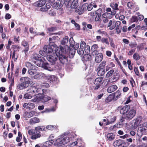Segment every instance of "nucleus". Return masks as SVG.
I'll return each instance as SVG.
<instances>
[{
  "label": "nucleus",
  "mask_w": 147,
  "mask_h": 147,
  "mask_svg": "<svg viewBox=\"0 0 147 147\" xmlns=\"http://www.w3.org/2000/svg\"><path fill=\"white\" fill-rule=\"evenodd\" d=\"M103 78L102 77L98 78L95 80L94 82V84L95 85L99 84L101 85L102 84V80Z\"/></svg>",
  "instance_id": "26"
},
{
  "label": "nucleus",
  "mask_w": 147,
  "mask_h": 147,
  "mask_svg": "<svg viewBox=\"0 0 147 147\" xmlns=\"http://www.w3.org/2000/svg\"><path fill=\"white\" fill-rule=\"evenodd\" d=\"M88 3H86L84 4L82 6H80L79 9H77L76 10V12H78L80 15L82 14L84 11L87 9Z\"/></svg>",
  "instance_id": "11"
},
{
  "label": "nucleus",
  "mask_w": 147,
  "mask_h": 147,
  "mask_svg": "<svg viewBox=\"0 0 147 147\" xmlns=\"http://www.w3.org/2000/svg\"><path fill=\"white\" fill-rule=\"evenodd\" d=\"M119 144L120 140H116L113 143V144L114 146H115V145L116 146H118V147H121V146H122V145L121 144L119 145Z\"/></svg>",
  "instance_id": "54"
},
{
  "label": "nucleus",
  "mask_w": 147,
  "mask_h": 147,
  "mask_svg": "<svg viewBox=\"0 0 147 147\" xmlns=\"http://www.w3.org/2000/svg\"><path fill=\"white\" fill-rule=\"evenodd\" d=\"M33 58L36 61L34 62L38 66L42 67L44 69L50 71L54 70L55 69H60L59 66H56L55 68L51 66L50 64L47 63L43 62L45 59L44 57L38 54H35L33 55Z\"/></svg>",
  "instance_id": "1"
},
{
  "label": "nucleus",
  "mask_w": 147,
  "mask_h": 147,
  "mask_svg": "<svg viewBox=\"0 0 147 147\" xmlns=\"http://www.w3.org/2000/svg\"><path fill=\"white\" fill-rule=\"evenodd\" d=\"M116 117H113L110 119H108V123H109V124H110L114 123L116 120Z\"/></svg>",
  "instance_id": "46"
},
{
  "label": "nucleus",
  "mask_w": 147,
  "mask_h": 147,
  "mask_svg": "<svg viewBox=\"0 0 147 147\" xmlns=\"http://www.w3.org/2000/svg\"><path fill=\"white\" fill-rule=\"evenodd\" d=\"M84 49L80 48L78 50V53L80 55H83L84 53Z\"/></svg>",
  "instance_id": "56"
},
{
  "label": "nucleus",
  "mask_w": 147,
  "mask_h": 147,
  "mask_svg": "<svg viewBox=\"0 0 147 147\" xmlns=\"http://www.w3.org/2000/svg\"><path fill=\"white\" fill-rule=\"evenodd\" d=\"M43 49L46 53H50L53 52L52 48L51 47L50 45H45L43 47Z\"/></svg>",
  "instance_id": "18"
},
{
  "label": "nucleus",
  "mask_w": 147,
  "mask_h": 147,
  "mask_svg": "<svg viewBox=\"0 0 147 147\" xmlns=\"http://www.w3.org/2000/svg\"><path fill=\"white\" fill-rule=\"evenodd\" d=\"M59 50H55V53H53L50 55H47L46 59L52 65L55 64L57 60L58 56Z\"/></svg>",
  "instance_id": "2"
},
{
  "label": "nucleus",
  "mask_w": 147,
  "mask_h": 147,
  "mask_svg": "<svg viewBox=\"0 0 147 147\" xmlns=\"http://www.w3.org/2000/svg\"><path fill=\"white\" fill-rule=\"evenodd\" d=\"M97 70H98V75L99 76H102L105 74V70L104 69H101L97 68Z\"/></svg>",
  "instance_id": "31"
},
{
  "label": "nucleus",
  "mask_w": 147,
  "mask_h": 147,
  "mask_svg": "<svg viewBox=\"0 0 147 147\" xmlns=\"http://www.w3.org/2000/svg\"><path fill=\"white\" fill-rule=\"evenodd\" d=\"M115 30L117 33H119L121 32L122 27L121 26V22L119 21H117L115 22Z\"/></svg>",
  "instance_id": "16"
},
{
  "label": "nucleus",
  "mask_w": 147,
  "mask_h": 147,
  "mask_svg": "<svg viewBox=\"0 0 147 147\" xmlns=\"http://www.w3.org/2000/svg\"><path fill=\"white\" fill-rule=\"evenodd\" d=\"M66 3H68V5H70L72 8H76L78 6V0H66Z\"/></svg>",
  "instance_id": "12"
},
{
  "label": "nucleus",
  "mask_w": 147,
  "mask_h": 147,
  "mask_svg": "<svg viewBox=\"0 0 147 147\" xmlns=\"http://www.w3.org/2000/svg\"><path fill=\"white\" fill-rule=\"evenodd\" d=\"M137 44L136 42H131L129 45V46L131 48L137 47Z\"/></svg>",
  "instance_id": "55"
},
{
  "label": "nucleus",
  "mask_w": 147,
  "mask_h": 147,
  "mask_svg": "<svg viewBox=\"0 0 147 147\" xmlns=\"http://www.w3.org/2000/svg\"><path fill=\"white\" fill-rule=\"evenodd\" d=\"M136 47L137 48V51H139L140 50H142L143 49V45L140 44L139 45L137 46Z\"/></svg>",
  "instance_id": "64"
},
{
  "label": "nucleus",
  "mask_w": 147,
  "mask_h": 147,
  "mask_svg": "<svg viewBox=\"0 0 147 147\" xmlns=\"http://www.w3.org/2000/svg\"><path fill=\"white\" fill-rule=\"evenodd\" d=\"M127 6L130 9H132L134 7V3L131 2H129L127 3Z\"/></svg>",
  "instance_id": "59"
},
{
  "label": "nucleus",
  "mask_w": 147,
  "mask_h": 147,
  "mask_svg": "<svg viewBox=\"0 0 147 147\" xmlns=\"http://www.w3.org/2000/svg\"><path fill=\"white\" fill-rule=\"evenodd\" d=\"M72 40L74 42L73 40V38H71L69 40V43L70 44V47H72L73 49H74L75 50H77L79 47V43H76V44L74 45L73 44L71 43V41Z\"/></svg>",
  "instance_id": "23"
},
{
  "label": "nucleus",
  "mask_w": 147,
  "mask_h": 147,
  "mask_svg": "<svg viewBox=\"0 0 147 147\" xmlns=\"http://www.w3.org/2000/svg\"><path fill=\"white\" fill-rule=\"evenodd\" d=\"M55 111V109L54 107H53L50 109H45L44 111L42 112V113H48L51 111Z\"/></svg>",
  "instance_id": "43"
},
{
  "label": "nucleus",
  "mask_w": 147,
  "mask_h": 147,
  "mask_svg": "<svg viewBox=\"0 0 147 147\" xmlns=\"http://www.w3.org/2000/svg\"><path fill=\"white\" fill-rule=\"evenodd\" d=\"M45 127L43 126H38L35 127V130L37 132L39 131H45Z\"/></svg>",
  "instance_id": "39"
},
{
  "label": "nucleus",
  "mask_w": 147,
  "mask_h": 147,
  "mask_svg": "<svg viewBox=\"0 0 147 147\" xmlns=\"http://www.w3.org/2000/svg\"><path fill=\"white\" fill-rule=\"evenodd\" d=\"M21 80H24V82L22 83L25 86V88L28 87L29 85V84L31 83L30 79L28 77H23L21 78Z\"/></svg>",
  "instance_id": "14"
},
{
  "label": "nucleus",
  "mask_w": 147,
  "mask_h": 147,
  "mask_svg": "<svg viewBox=\"0 0 147 147\" xmlns=\"http://www.w3.org/2000/svg\"><path fill=\"white\" fill-rule=\"evenodd\" d=\"M54 143V141L53 140L46 141L45 143V146L46 147H49L52 146Z\"/></svg>",
  "instance_id": "37"
},
{
  "label": "nucleus",
  "mask_w": 147,
  "mask_h": 147,
  "mask_svg": "<svg viewBox=\"0 0 147 147\" xmlns=\"http://www.w3.org/2000/svg\"><path fill=\"white\" fill-rule=\"evenodd\" d=\"M37 90L34 87H31L29 90H27V92L29 93H26L24 95V98H25L30 99L32 97L31 94L32 93H34L37 91Z\"/></svg>",
  "instance_id": "9"
},
{
  "label": "nucleus",
  "mask_w": 147,
  "mask_h": 147,
  "mask_svg": "<svg viewBox=\"0 0 147 147\" xmlns=\"http://www.w3.org/2000/svg\"><path fill=\"white\" fill-rule=\"evenodd\" d=\"M41 76V74L38 72H36L34 76V78L35 79H40V77Z\"/></svg>",
  "instance_id": "58"
},
{
  "label": "nucleus",
  "mask_w": 147,
  "mask_h": 147,
  "mask_svg": "<svg viewBox=\"0 0 147 147\" xmlns=\"http://www.w3.org/2000/svg\"><path fill=\"white\" fill-rule=\"evenodd\" d=\"M76 51L73 49H70L69 53V56L70 58H73L74 56Z\"/></svg>",
  "instance_id": "40"
},
{
  "label": "nucleus",
  "mask_w": 147,
  "mask_h": 147,
  "mask_svg": "<svg viewBox=\"0 0 147 147\" xmlns=\"http://www.w3.org/2000/svg\"><path fill=\"white\" fill-rule=\"evenodd\" d=\"M121 92L119 90L117 91L115 93L114 96V100H116L118 98H120L121 96Z\"/></svg>",
  "instance_id": "33"
},
{
  "label": "nucleus",
  "mask_w": 147,
  "mask_h": 147,
  "mask_svg": "<svg viewBox=\"0 0 147 147\" xmlns=\"http://www.w3.org/2000/svg\"><path fill=\"white\" fill-rule=\"evenodd\" d=\"M84 48V51L86 53H88L90 52V49L89 45H87Z\"/></svg>",
  "instance_id": "57"
},
{
  "label": "nucleus",
  "mask_w": 147,
  "mask_h": 147,
  "mask_svg": "<svg viewBox=\"0 0 147 147\" xmlns=\"http://www.w3.org/2000/svg\"><path fill=\"white\" fill-rule=\"evenodd\" d=\"M17 88L20 90H22L24 88H25V86L22 83L21 84L18 85L17 86Z\"/></svg>",
  "instance_id": "60"
},
{
  "label": "nucleus",
  "mask_w": 147,
  "mask_h": 147,
  "mask_svg": "<svg viewBox=\"0 0 147 147\" xmlns=\"http://www.w3.org/2000/svg\"><path fill=\"white\" fill-rule=\"evenodd\" d=\"M114 72V70L113 69H112L111 70L107 73L106 75V77L107 78L110 77L112 75Z\"/></svg>",
  "instance_id": "45"
},
{
  "label": "nucleus",
  "mask_w": 147,
  "mask_h": 147,
  "mask_svg": "<svg viewBox=\"0 0 147 147\" xmlns=\"http://www.w3.org/2000/svg\"><path fill=\"white\" fill-rule=\"evenodd\" d=\"M46 78L49 82L50 81L51 82H53L57 80L56 78L53 75H49L47 76Z\"/></svg>",
  "instance_id": "28"
},
{
  "label": "nucleus",
  "mask_w": 147,
  "mask_h": 147,
  "mask_svg": "<svg viewBox=\"0 0 147 147\" xmlns=\"http://www.w3.org/2000/svg\"><path fill=\"white\" fill-rule=\"evenodd\" d=\"M63 48L62 47H61L59 49L58 57L60 61L62 64H66L68 61L67 57L62 54Z\"/></svg>",
  "instance_id": "3"
},
{
  "label": "nucleus",
  "mask_w": 147,
  "mask_h": 147,
  "mask_svg": "<svg viewBox=\"0 0 147 147\" xmlns=\"http://www.w3.org/2000/svg\"><path fill=\"white\" fill-rule=\"evenodd\" d=\"M129 21L131 23L134 22H136L137 23L138 21V19L136 16H133L130 18Z\"/></svg>",
  "instance_id": "44"
},
{
  "label": "nucleus",
  "mask_w": 147,
  "mask_h": 147,
  "mask_svg": "<svg viewBox=\"0 0 147 147\" xmlns=\"http://www.w3.org/2000/svg\"><path fill=\"white\" fill-rule=\"evenodd\" d=\"M45 0H40L34 3V5L35 6L40 7L44 5L46 3Z\"/></svg>",
  "instance_id": "19"
},
{
  "label": "nucleus",
  "mask_w": 147,
  "mask_h": 147,
  "mask_svg": "<svg viewBox=\"0 0 147 147\" xmlns=\"http://www.w3.org/2000/svg\"><path fill=\"white\" fill-rule=\"evenodd\" d=\"M114 97L113 95L110 94L105 99V102L106 103H108L111 101L113 100H114Z\"/></svg>",
  "instance_id": "30"
},
{
  "label": "nucleus",
  "mask_w": 147,
  "mask_h": 147,
  "mask_svg": "<svg viewBox=\"0 0 147 147\" xmlns=\"http://www.w3.org/2000/svg\"><path fill=\"white\" fill-rule=\"evenodd\" d=\"M96 32L98 34H100L102 35L107 34V33L105 31H102L101 30H98Z\"/></svg>",
  "instance_id": "52"
},
{
  "label": "nucleus",
  "mask_w": 147,
  "mask_h": 147,
  "mask_svg": "<svg viewBox=\"0 0 147 147\" xmlns=\"http://www.w3.org/2000/svg\"><path fill=\"white\" fill-rule=\"evenodd\" d=\"M115 14V13L114 11H113V12H111V13L105 12L102 14V16L103 18H112V15H114Z\"/></svg>",
  "instance_id": "21"
},
{
  "label": "nucleus",
  "mask_w": 147,
  "mask_h": 147,
  "mask_svg": "<svg viewBox=\"0 0 147 147\" xmlns=\"http://www.w3.org/2000/svg\"><path fill=\"white\" fill-rule=\"evenodd\" d=\"M22 44L25 48L24 51L25 55H26L27 52L29 50L28 44L26 41H23L22 42Z\"/></svg>",
  "instance_id": "22"
},
{
  "label": "nucleus",
  "mask_w": 147,
  "mask_h": 147,
  "mask_svg": "<svg viewBox=\"0 0 147 147\" xmlns=\"http://www.w3.org/2000/svg\"><path fill=\"white\" fill-rule=\"evenodd\" d=\"M130 109V106L126 105L122 107H118L117 109L118 111H120V112L121 114L124 115L125 114H126V113Z\"/></svg>",
  "instance_id": "10"
},
{
  "label": "nucleus",
  "mask_w": 147,
  "mask_h": 147,
  "mask_svg": "<svg viewBox=\"0 0 147 147\" xmlns=\"http://www.w3.org/2000/svg\"><path fill=\"white\" fill-rule=\"evenodd\" d=\"M103 57L102 54L101 53L98 54L95 58V61L96 63H100L102 60Z\"/></svg>",
  "instance_id": "17"
},
{
  "label": "nucleus",
  "mask_w": 147,
  "mask_h": 147,
  "mask_svg": "<svg viewBox=\"0 0 147 147\" xmlns=\"http://www.w3.org/2000/svg\"><path fill=\"white\" fill-rule=\"evenodd\" d=\"M56 127L55 126H53L51 125H49L46 126L45 128V130L46 129H53Z\"/></svg>",
  "instance_id": "61"
},
{
  "label": "nucleus",
  "mask_w": 147,
  "mask_h": 147,
  "mask_svg": "<svg viewBox=\"0 0 147 147\" xmlns=\"http://www.w3.org/2000/svg\"><path fill=\"white\" fill-rule=\"evenodd\" d=\"M22 139V134L20 131L18 132V136L17 137L16 140L17 142H19L21 141V139Z\"/></svg>",
  "instance_id": "48"
},
{
  "label": "nucleus",
  "mask_w": 147,
  "mask_h": 147,
  "mask_svg": "<svg viewBox=\"0 0 147 147\" xmlns=\"http://www.w3.org/2000/svg\"><path fill=\"white\" fill-rule=\"evenodd\" d=\"M25 65L26 67L29 69H37L38 67L31 63L28 62H26L25 63Z\"/></svg>",
  "instance_id": "24"
},
{
  "label": "nucleus",
  "mask_w": 147,
  "mask_h": 147,
  "mask_svg": "<svg viewBox=\"0 0 147 147\" xmlns=\"http://www.w3.org/2000/svg\"><path fill=\"white\" fill-rule=\"evenodd\" d=\"M102 11V9L99 8L95 11L96 16L94 20L95 22L99 21L100 19H101V15Z\"/></svg>",
  "instance_id": "13"
},
{
  "label": "nucleus",
  "mask_w": 147,
  "mask_h": 147,
  "mask_svg": "<svg viewBox=\"0 0 147 147\" xmlns=\"http://www.w3.org/2000/svg\"><path fill=\"white\" fill-rule=\"evenodd\" d=\"M107 137L109 140L111 141L113 140L115 138V135L112 133L108 134Z\"/></svg>",
  "instance_id": "34"
},
{
  "label": "nucleus",
  "mask_w": 147,
  "mask_h": 147,
  "mask_svg": "<svg viewBox=\"0 0 147 147\" xmlns=\"http://www.w3.org/2000/svg\"><path fill=\"white\" fill-rule=\"evenodd\" d=\"M91 59V55L88 54H85L82 58V61H87L90 60Z\"/></svg>",
  "instance_id": "32"
},
{
  "label": "nucleus",
  "mask_w": 147,
  "mask_h": 147,
  "mask_svg": "<svg viewBox=\"0 0 147 147\" xmlns=\"http://www.w3.org/2000/svg\"><path fill=\"white\" fill-rule=\"evenodd\" d=\"M142 121V119L141 118L138 117L135 120L134 127V128L137 127L140 123Z\"/></svg>",
  "instance_id": "29"
},
{
  "label": "nucleus",
  "mask_w": 147,
  "mask_h": 147,
  "mask_svg": "<svg viewBox=\"0 0 147 147\" xmlns=\"http://www.w3.org/2000/svg\"><path fill=\"white\" fill-rule=\"evenodd\" d=\"M93 2H92L89 5H88V4L87 9L88 11H90L92 10L93 8Z\"/></svg>",
  "instance_id": "53"
},
{
  "label": "nucleus",
  "mask_w": 147,
  "mask_h": 147,
  "mask_svg": "<svg viewBox=\"0 0 147 147\" xmlns=\"http://www.w3.org/2000/svg\"><path fill=\"white\" fill-rule=\"evenodd\" d=\"M62 6V4H61V3L59 5V3L57 2H56L54 3L52 6V7L55 9H57L58 7V9H60Z\"/></svg>",
  "instance_id": "35"
},
{
  "label": "nucleus",
  "mask_w": 147,
  "mask_h": 147,
  "mask_svg": "<svg viewBox=\"0 0 147 147\" xmlns=\"http://www.w3.org/2000/svg\"><path fill=\"white\" fill-rule=\"evenodd\" d=\"M111 6L114 10H118V5L116 3H113L111 5Z\"/></svg>",
  "instance_id": "47"
},
{
  "label": "nucleus",
  "mask_w": 147,
  "mask_h": 147,
  "mask_svg": "<svg viewBox=\"0 0 147 147\" xmlns=\"http://www.w3.org/2000/svg\"><path fill=\"white\" fill-rule=\"evenodd\" d=\"M109 41L108 38L102 37L101 42L102 43H105L107 45H109L110 43L111 46L113 49H115V45L113 39L110 37H109Z\"/></svg>",
  "instance_id": "8"
},
{
  "label": "nucleus",
  "mask_w": 147,
  "mask_h": 147,
  "mask_svg": "<svg viewBox=\"0 0 147 147\" xmlns=\"http://www.w3.org/2000/svg\"><path fill=\"white\" fill-rule=\"evenodd\" d=\"M136 110L135 108H133L129 111H128L126 114L125 115V118L129 120L132 119L135 115Z\"/></svg>",
  "instance_id": "6"
},
{
  "label": "nucleus",
  "mask_w": 147,
  "mask_h": 147,
  "mask_svg": "<svg viewBox=\"0 0 147 147\" xmlns=\"http://www.w3.org/2000/svg\"><path fill=\"white\" fill-rule=\"evenodd\" d=\"M69 138L67 136H64L63 137L57 139L56 140V144L58 146H60L69 142Z\"/></svg>",
  "instance_id": "4"
},
{
  "label": "nucleus",
  "mask_w": 147,
  "mask_h": 147,
  "mask_svg": "<svg viewBox=\"0 0 147 147\" xmlns=\"http://www.w3.org/2000/svg\"><path fill=\"white\" fill-rule=\"evenodd\" d=\"M68 42V37L66 36L63 38L61 42V44L63 45H66Z\"/></svg>",
  "instance_id": "38"
},
{
  "label": "nucleus",
  "mask_w": 147,
  "mask_h": 147,
  "mask_svg": "<svg viewBox=\"0 0 147 147\" xmlns=\"http://www.w3.org/2000/svg\"><path fill=\"white\" fill-rule=\"evenodd\" d=\"M145 125V123H143L139 125L137 132L138 136L141 137L143 135L147 134V127L144 126Z\"/></svg>",
  "instance_id": "5"
},
{
  "label": "nucleus",
  "mask_w": 147,
  "mask_h": 147,
  "mask_svg": "<svg viewBox=\"0 0 147 147\" xmlns=\"http://www.w3.org/2000/svg\"><path fill=\"white\" fill-rule=\"evenodd\" d=\"M49 44L50 45L55 47L56 45L54 44L55 40H54L51 38H50L49 40Z\"/></svg>",
  "instance_id": "49"
},
{
  "label": "nucleus",
  "mask_w": 147,
  "mask_h": 147,
  "mask_svg": "<svg viewBox=\"0 0 147 147\" xmlns=\"http://www.w3.org/2000/svg\"><path fill=\"white\" fill-rule=\"evenodd\" d=\"M98 48V46L97 44L94 45L91 47V50H97Z\"/></svg>",
  "instance_id": "63"
},
{
  "label": "nucleus",
  "mask_w": 147,
  "mask_h": 147,
  "mask_svg": "<svg viewBox=\"0 0 147 147\" xmlns=\"http://www.w3.org/2000/svg\"><path fill=\"white\" fill-rule=\"evenodd\" d=\"M133 58L136 60H138L140 59V57L139 55L137 53H135L133 56Z\"/></svg>",
  "instance_id": "50"
},
{
  "label": "nucleus",
  "mask_w": 147,
  "mask_h": 147,
  "mask_svg": "<svg viewBox=\"0 0 147 147\" xmlns=\"http://www.w3.org/2000/svg\"><path fill=\"white\" fill-rule=\"evenodd\" d=\"M35 129H30L28 131V134L30 135L31 138L33 140H35L37 138H39L41 136L40 132L38 131L36 132L35 133Z\"/></svg>",
  "instance_id": "7"
},
{
  "label": "nucleus",
  "mask_w": 147,
  "mask_h": 147,
  "mask_svg": "<svg viewBox=\"0 0 147 147\" xmlns=\"http://www.w3.org/2000/svg\"><path fill=\"white\" fill-rule=\"evenodd\" d=\"M56 28L55 27H53L51 28H47L48 31L49 32H53L56 30Z\"/></svg>",
  "instance_id": "51"
},
{
  "label": "nucleus",
  "mask_w": 147,
  "mask_h": 147,
  "mask_svg": "<svg viewBox=\"0 0 147 147\" xmlns=\"http://www.w3.org/2000/svg\"><path fill=\"white\" fill-rule=\"evenodd\" d=\"M117 88L115 85H114L109 87L107 89V91L109 93H111L115 91Z\"/></svg>",
  "instance_id": "25"
},
{
  "label": "nucleus",
  "mask_w": 147,
  "mask_h": 147,
  "mask_svg": "<svg viewBox=\"0 0 147 147\" xmlns=\"http://www.w3.org/2000/svg\"><path fill=\"white\" fill-rule=\"evenodd\" d=\"M35 114V112L31 111L30 112H26L24 114V117L26 118H29L34 115Z\"/></svg>",
  "instance_id": "20"
},
{
  "label": "nucleus",
  "mask_w": 147,
  "mask_h": 147,
  "mask_svg": "<svg viewBox=\"0 0 147 147\" xmlns=\"http://www.w3.org/2000/svg\"><path fill=\"white\" fill-rule=\"evenodd\" d=\"M86 46V43L84 41H81L80 42V48L84 49Z\"/></svg>",
  "instance_id": "62"
},
{
  "label": "nucleus",
  "mask_w": 147,
  "mask_h": 147,
  "mask_svg": "<svg viewBox=\"0 0 147 147\" xmlns=\"http://www.w3.org/2000/svg\"><path fill=\"white\" fill-rule=\"evenodd\" d=\"M106 64V61H103L100 64L98 67V68L101 69H105V66Z\"/></svg>",
  "instance_id": "42"
},
{
  "label": "nucleus",
  "mask_w": 147,
  "mask_h": 147,
  "mask_svg": "<svg viewBox=\"0 0 147 147\" xmlns=\"http://www.w3.org/2000/svg\"><path fill=\"white\" fill-rule=\"evenodd\" d=\"M38 69V68H37V69H29L28 70V72L29 74L31 76L34 75L36 74V72H37L36 71H34V70H37Z\"/></svg>",
  "instance_id": "41"
},
{
  "label": "nucleus",
  "mask_w": 147,
  "mask_h": 147,
  "mask_svg": "<svg viewBox=\"0 0 147 147\" xmlns=\"http://www.w3.org/2000/svg\"><path fill=\"white\" fill-rule=\"evenodd\" d=\"M40 122V119L36 117H34L31 119L30 120V124L39 123Z\"/></svg>",
  "instance_id": "27"
},
{
  "label": "nucleus",
  "mask_w": 147,
  "mask_h": 147,
  "mask_svg": "<svg viewBox=\"0 0 147 147\" xmlns=\"http://www.w3.org/2000/svg\"><path fill=\"white\" fill-rule=\"evenodd\" d=\"M24 108L28 109H32L35 107V105L34 104L29 102L24 103L23 105Z\"/></svg>",
  "instance_id": "15"
},
{
  "label": "nucleus",
  "mask_w": 147,
  "mask_h": 147,
  "mask_svg": "<svg viewBox=\"0 0 147 147\" xmlns=\"http://www.w3.org/2000/svg\"><path fill=\"white\" fill-rule=\"evenodd\" d=\"M51 99V98L50 96L47 95H45L41 100L43 102H46L50 100Z\"/></svg>",
  "instance_id": "36"
}]
</instances>
